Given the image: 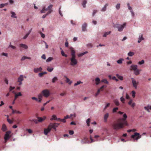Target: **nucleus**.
<instances>
[{"label": "nucleus", "instance_id": "f257e3e1", "mask_svg": "<svg viewBox=\"0 0 151 151\" xmlns=\"http://www.w3.org/2000/svg\"><path fill=\"white\" fill-rule=\"evenodd\" d=\"M70 55L71 57L70 59V65L72 66H74L78 63L77 60L76 59V52L73 48L70 47Z\"/></svg>", "mask_w": 151, "mask_h": 151}, {"label": "nucleus", "instance_id": "f03ea898", "mask_svg": "<svg viewBox=\"0 0 151 151\" xmlns=\"http://www.w3.org/2000/svg\"><path fill=\"white\" fill-rule=\"evenodd\" d=\"M123 119L122 118H119L118 119L116 123L112 124V127L114 130H118L122 128V122Z\"/></svg>", "mask_w": 151, "mask_h": 151}, {"label": "nucleus", "instance_id": "7ed1b4c3", "mask_svg": "<svg viewBox=\"0 0 151 151\" xmlns=\"http://www.w3.org/2000/svg\"><path fill=\"white\" fill-rule=\"evenodd\" d=\"M141 137V135L139 134L134 132L133 135H131V138L134 139V141H137L138 139H140Z\"/></svg>", "mask_w": 151, "mask_h": 151}, {"label": "nucleus", "instance_id": "20e7f679", "mask_svg": "<svg viewBox=\"0 0 151 151\" xmlns=\"http://www.w3.org/2000/svg\"><path fill=\"white\" fill-rule=\"evenodd\" d=\"M11 133V131H8L6 132L5 134L4 135V137L5 143H6L11 137V136L10 135Z\"/></svg>", "mask_w": 151, "mask_h": 151}, {"label": "nucleus", "instance_id": "39448f33", "mask_svg": "<svg viewBox=\"0 0 151 151\" xmlns=\"http://www.w3.org/2000/svg\"><path fill=\"white\" fill-rule=\"evenodd\" d=\"M114 27L118 29V30L119 32H121L123 30V25L122 24H115L114 25Z\"/></svg>", "mask_w": 151, "mask_h": 151}, {"label": "nucleus", "instance_id": "423d86ee", "mask_svg": "<svg viewBox=\"0 0 151 151\" xmlns=\"http://www.w3.org/2000/svg\"><path fill=\"white\" fill-rule=\"evenodd\" d=\"M43 95V96L45 98H47L49 97L50 95V93L49 90L47 89L44 90L42 91V93H41Z\"/></svg>", "mask_w": 151, "mask_h": 151}, {"label": "nucleus", "instance_id": "0eeeda50", "mask_svg": "<svg viewBox=\"0 0 151 151\" xmlns=\"http://www.w3.org/2000/svg\"><path fill=\"white\" fill-rule=\"evenodd\" d=\"M127 118V114H123V126H127L128 125L127 122L126 120Z\"/></svg>", "mask_w": 151, "mask_h": 151}, {"label": "nucleus", "instance_id": "6e6552de", "mask_svg": "<svg viewBox=\"0 0 151 151\" xmlns=\"http://www.w3.org/2000/svg\"><path fill=\"white\" fill-rule=\"evenodd\" d=\"M131 79H132V83L133 86L134 88L136 89L137 88V86L139 84V82L136 81L133 78H132Z\"/></svg>", "mask_w": 151, "mask_h": 151}, {"label": "nucleus", "instance_id": "1a4fd4ad", "mask_svg": "<svg viewBox=\"0 0 151 151\" xmlns=\"http://www.w3.org/2000/svg\"><path fill=\"white\" fill-rule=\"evenodd\" d=\"M87 27V23L84 22L83 24L81 26V29L82 32H86L87 31V29L86 27Z\"/></svg>", "mask_w": 151, "mask_h": 151}, {"label": "nucleus", "instance_id": "9d476101", "mask_svg": "<svg viewBox=\"0 0 151 151\" xmlns=\"http://www.w3.org/2000/svg\"><path fill=\"white\" fill-rule=\"evenodd\" d=\"M91 143V142H90L88 140V139L86 138H84L81 141V143L83 144Z\"/></svg>", "mask_w": 151, "mask_h": 151}, {"label": "nucleus", "instance_id": "9b49d317", "mask_svg": "<svg viewBox=\"0 0 151 151\" xmlns=\"http://www.w3.org/2000/svg\"><path fill=\"white\" fill-rule=\"evenodd\" d=\"M58 127V125H55V124L52 123H50L49 124L48 127L47 128H51V129L52 128L56 130V128Z\"/></svg>", "mask_w": 151, "mask_h": 151}, {"label": "nucleus", "instance_id": "f8f14e48", "mask_svg": "<svg viewBox=\"0 0 151 151\" xmlns=\"http://www.w3.org/2000/svg\"><path fill=\"white\" fill-rule=\"evenodd\" d=\"M51 128H47V129H45L44 131V134L45 135H47V134L50 131Z\"/></svg>", "mask_w": 151, "mask_h": 151}, {"label": "nucleus", "instance_id": "ddd939ff", "mask_svg": "<svg viewBox=\"0 0 151 151\" xmlns=\"http://www.w3.org/2000/svg\"><path fill=\"white\" fill-rule=\"evenodd\" d=\"M42 69L41 67H40L39 68H34L33 69V71H34V73H37L41 71H42Z\"/></svg>", "mask_w": 151, "mask_h": 151}, {"label": "nucleus", "instance_id": "4468645a", "mask_svg": "<svg viewBox=\"0 0 151 151\" xmlns=\"http://www.w3.org/2000/svg\"><path fill=\"white\" fill-rule=\"evenodd\" d=\"M144 38L142 37V34H140V35L139 37L138 40V43H140L142 41L144 40Z\"/></svg>", "mask_w": 151, "mask_h": 151}, {"label": "nucleus", "instance_id": "2eb2a0df", "mask_svg": "<svg viewBox=\"0 0 151 151\" xmlns=\"http://www.w3.org/2000/svg\"><path fill=\"white\" fill-rule=\"evenodd\" d=\"M145 110L147 111L148 112H150V109L151 110V105H148L144 107Z\"/></svg>", "mask_w": 151, "mask_h": 151}, {"label": "nucleus", "instance_id": "dca6fc26", "mask_svg": "<svg viewBox=\"0 0 151 151\" xmlns=\"http://www.w3.org/2000/svg\"><path fill=\"white\" fill-rule=\"evenodd\" d=\"M109 117V113H107L105 114L104 116V122H107V119Z\"/></svg>", "mask_w": 151, "mask_h": 151}, {"label": "nucleus", "instance_id": "f3484780", "mask_svg": "<svg viewBox=\"0 0 151 151\" xmlns=\"http://www.w3.org/2000/svg\"><path fill=\"white\" fill-rule=\"evenodd\" d=\"M58 80V77L56 76H55L52 78L51 79V82L53 83H55L56 81Z\"/></svg>", "mask_w": 151, "mask_h": 151}, {"label": "nucleus", "instance_id": "a211bd4d", "mask_svg": "<svg viewBox=\"0 0 151 151\" xmlns=\"http://www.w3.org/2000/svg\"><path fill=\"white\" fill-rule=\"evenodd\" d=\"M109 4H106L104 5V6H103V7H102V9H101V11L102 12H104L106 11V8L107 6H108Z\"/></svg>", "mask_w": 151, "mask_h": 151}, {"label": "nucleus", "instance_id": "6ab92c4d", "mask_svg": "<svg viewBox=\"0 0 151 151\" xmlns=\"http://www.w3.org/2000/svg\"><path fill=\"white\" fill-rule=\"evenodd\" d=\"M128 104L131 107L133 108L135 106V103L132 102V100H130L129 102H128Z\"/></svg>", "mask_w": 151, "mask_h": 151}, {"label": "nucleus", "instance_id": "aec40b11", "mask_svg": "<svg viewBox=\"0 0 151 151\" xmlns=\"http://www.w3.org/2000/svg\"><path fill=\"white\" fill-rule=\"evenodd\" d=\"M19 46H20V47L25 49H27L28 48L27 45L24 44H19Z\"/></svg>", "mask_w": 151, "mask_h": 151}, {"label": "nucleus", "instance_id": "412c9836", "mask_svg": "<svg viewBox=\"0 0 151 151\" xmlns=\"http://www.w3.org/2000/svg\"><path fill=\"white\" fill-rule=\"evenodd\" d=\"M11 17L12 18H14L15 19L17 18V16H16L15 12L13 11H11Z\"/></svg>", "mask_w": 151, "mask_h": 151}, {"label": "nucleus", "instance_id": "4be33fe9", "mask_svg": "<svg viewBox=\"0 0 151 151\" xmlns=\"http://www.w3.org/2000/svg\"><path fill=\"white\" fill-rule=\"evenodd\" d=\"M95 84L96 85H98L100 83V79L99 78L97 77L95 79Z\"/></svg>", "mask_w": 151, "mask_h": 151}, {"label": "nucleus", "instance_id": "5701e85b", "mask_svg": "<svg viewBox=\"0 0 151 151\" xmlns=\"http://www.w3.org/2000/svg\"><path fill=\"white\" fill-rule=\"evenodd\" d=\"M127 6H128V9H129V10L131 11V14H132V16L133 17L134 16V13L133 12V11L132 10V8H131V7H130L129 6V4L128 3L127 4Z\"/></svg>", "mask_w": 151, "mask_h": 151}, {"label": "nucleus", "instance_id": "b1692460", "mask_svg": "<svg viewBox=\"0 0 151 151\" xmlns=\"http://www.w3.org/2000/svg\"><path fill=\"white\" fill-rule=\"evenodd\" d=\"M23 80V75H21L18 78L17 82H22Z\"/></svg>", "mask_w": 151, "mask_h": 151}, {"label": "nucleus", "instance_id": "393cba45", "mask_svg": "<svg viewBox=\"0 0 151 151\" xmlns=\"http://www.w3.org/2000/svg\"><path fill=\"white\" fill-rule=\"evenodd\" d=\"M131 70H137L138 69H137V65H132L131 66Z\"/></svg>", "mask_w": 151, "mask_h": 151}, {"label": "nucleus", "instance_id": "a878e982", "mask_svg": "<svg viewBox=\"0 0 151 151\" xmlns=\"http://www.w3.org/2000/svg\"><path fill=\"white\" fill-rule=\"evenodd\" d=\"M37 118L38 119V121L39 122H41L45 119L46 118L45 117H44L43 118H42L41 117H37Z\"/></svg>", "mask_w": 151, "mask_h": 151}, {"label": "nucleus", "instance_id": "bb28decb", "mask_svg": "<svg viewBox=\"0 0 151 151\" xmlns=\"http://www.w3.org/2000/svg\"><path fill=\"white\" fill-rule=\"evenodd\" d=\"M26 59L30 60L31 59V58L27 56H23L21 58V60H21V61H23Z\"/></svg>", "mask_w": 151, "mask_h": 151}, {"label": "nucleus", "instance_id": "cd10ccee", "mask_svg": "<svg viewBox=\"0 0 151 151\" xmlns=\"http://www.w3.org/2000/svg\"><path fill=\"white\" fill-rule=\"evenodd\" d=\"M140 70H134V74L136 76H137L139 74V71Z\"/></svg>", "mask_w": 151, "mask_h": 151}, {"label": "nucleus", "instance_id": "c85d7f7f", "mask_svg": "<svg viewBox=\"0 0 151 151\" xmlns=\"http://www.w3.org/2000/svg\"><path fill=\"white\" fill-rule=\"evenodd\" d=\"M111 32V31L107 32L104 33V34L103 35V37H106L108 35L110 34Z\"/></svg>", "mask_w": 151, "mask_h": 151}, {"label": "nucleus", "instance_id": "c756f323", "mask_svg": "<svg viewBox=\"0 0 151 151\" xmlns=\"http://www.w3.org/2000/svg\"><path fill=\"white\" fill-rule=\"evenodd\" d=\"M51 13V11H48V12H47V13H46V14H45L43 15L42 17V18L43 19L45 18L47 15H49Z\"/></svg>", "mask_w": 151, "mask_h": 151}, {"label": "nucleus", "instance_id": "7c9ffc66", "mask_svg": "<svg viewBox=\"0 0 151 151\" xmlns=\"http://www.w3.org/2000/svg\"><path fill=\"white\" fill-rule=\"evenodd\" d=\"M87 53H88V52L87 51H86V52H82V53H81L79 54L78 55V56L79 57H81L83 56L84 55L87 54Z\"/></svg>", "mask_w": 151, "mask_h": 151}, {"label": "nucleus", "instance_id": "2f4dec72", "mask_svg": "<svg viewBox=\"0 0 151 151\" xmlns=\"http://www.w3.org/2000/svg\"><path fill=\"white\" fill-rule=\"evenodd\" d=\"M87 3V1L86 0H83L82 2V6L83 8H85L86 7V4Z\"/></svg>", "mask_w": 151, "mask_h": 151}, {"label": "nucleus", "instance_id": "473e14b6", "mask_svg": "<svg viewBox=\"0 0 151 151\" xmlns=\"http://www.w3.org/2000/svg\"><path fill=\"white\" fill-rule=\"evenodd\" d=\"M2 130L4 132H5L6 130V125L4 124H3V127L2 128Z\"/></svg>", "mask_w": 151, "mask_h": 151}, {"label": "nucleus", "instance_id": "72a5a7b5", "mask_svg": "<svg viewBox=\"0 0 151 151\" xmlns=\"http://www.w3.org/2000/svg\"><path fill=\"white\" fill-rule=\"evenodd\" d=\"M10 47L13 50H15L16 49V47L12 45L11 43H10V45H9V47H8V48Z\"/></svg>", "mask_w": 151, "mask_h": 151}, {"label": "nucleus", "instance_id": "f704fd0d", "mask_svg": "<svg viewBox=\"0 0 151 151\" xmlns=\"http://www.w3.org/2000/svg\"><path fill=\"white\" fill-rule=\"evenodd\" d=\"M12 113L14 114L15 113H17V114H21V112L19 111H17L16 110H13V109H12Z\"/></svg>", "mask_w": 151, "mask_h": 151}, {"label": "nucleus", "instance_id": "c9c22d12", "mask_svg": "<svg viewBox=\"0 0 151 151\" xmlns=\"http://www.w3.org/2000/svg\"><path fill=\"white\" fill-rule=\"evenodd\" d=\"M114 104H115L116 106H118L119 105V101H118V100L117 99L114 100Z\"/></svg>", "mask_w": 151, "mask_h": 151}, {"label": "nucleus", "instance_id": "e433bc0d", "mask_svg": "<svg viewBox=\"0 0 151 151\" xmlns=\"http://www.w3.org/2000/svg\"><path fill=\"white\" fill-rule=\"evenodd\" d=\"M61 54L62 56L65 57H67V55L65 54L63 50H62L61 51Z\"/></svg>", "mask_w": 151, "mask_h": 151}, {"label": "nucleus", "instance_id": "4c0bfd02", "mask_svg": "<svg viewBox=\"0 0 151 151\" xmlns=\"http://www.w3.org/2000/svg\"><path fill=\"white\" fill-rule=\"evenodd\" d=\"M52 4H50L46 9H48V10H49L48 11H51V12H52V10L51 9V8H52Z\"/></svg>", "mask_w": 151, "mask_h": 151}, {"label": "nucleus", "instance_id": "58836bf2", "mask_svg": "<svg viewBox=\"0 0 151 151\" xmlns=\"http://www.w3.org/2000/svg\"><path fill=\"white\" fill-rule=\"evenodd\" d=\"M122 60H123V59L122 58H120L119 60H117V63L119 64H121L122 62Z\"/></svg>", "mask_w": 151, "mask_h": 151}, {"label": "nucleus", "instance_id": "ea45409f", "mask_svg": "<svg viewBox=\"0 0 151 151\" xmlns=\"http://www.w3.org/2000/svg\"><path fill=\"white\" fill-rule=\"evenodd\" d=\"M101 82H103L106 84H108L109 83V82L108 81H107V80L105 79H102V80H101Z\"/></svg>", "mask_w": 151, "mask_h": 151}, {"label": "nucleus", "instance_id": "a19ab883", "mask_svg": "<svg viewBox=\"0 0 151 151\" xmlns=\"http://www.w3.org/2000/svg\"><path fill=\"white\" fill-rule=\"evenodd\" d=\"M57 118V117L55 115H53L52 116V118L50 119V120H55Z\"/></svg>", "mask_w": 151, "mask_h": 151}, {"label": "nucleus", "instance_id": "79ce46f5", "mask_svg": "<svg viewBox=\"0 0 151 151\" xmlns=\"http://www.w3.org/2000/svg\"><path fill=\"white\" fill-rule=\"evenodd\" d=\"M43 96V95H42V94H39L38 95V96H37V97H38V99H42Z\"/></svg>", "mask_w": 151, "mask_h": 151}, {"label": "nucleus", "instance_id": "37998d69", "mask_svg": "<svg viewBox=\"0 0 151 151\" xmlns=\"http://www.w3.org/2000/svg\"><path fill=\"white\" fill-rule=\"evenodd\" d=\"M90 121V118H88L86 120V124H87V126H89V123Z\"/></svg>", "mask_w": 151, "mask_h": 151}, {"label": "nucleus", "instance_id": "c03bdc74", "mask_svg": "<svg viewBox=\"0 0 151 151\" xmlns=\"http://www.w3.org/2000/svg\"><path fill=\"white\" fill-rule=\"evenodd\" d=\"M6 116H7V122H8L9 124H12L13 123V122H12V121L11 120H10L8 118V116L6 115Z\"/></svg>", "mask_w": 151, "mask_h": 151}, {"label": "nucleus", "instance_id": "a18cd8bd", "mask_svg": "<svg viewBox=\"0 0 151 151\" xmlns=\"http://www.w3.org/2000/svg\"><path fill=\"white\" fill-rule=\"evenodd\" d=\"M116 76H117V77H118V78H119V79L120 80H121L122 81L123 79V77L122 76H119V75L117 74L116 75Z\"/></svg>", "mask_w": 151, "mask_h": 151}, {"label": "nucleus", "instance_id": "49530a36", "mask_svg": "<svg viewBox=\"0 0 151 151\" xmlns=\"http://www.w3.org/2000/svg\"><path fill=\"white\" fill-rule=\"evenodd\" d=\"M134 55V53L132 52H129L128 53V54H127V55H128V56H129L131 57L133 55Z\"/></svg>", "mask_w": 151, "mask_h": 151}, {"label": "nucleus", "instance_id": "de8ad7c7", "mask_svg": "<svg viewBox=\"0 0 151 151\" xmlns=\"http://www.w3.org/2000/svg\"><path fill=\"white\" fill-rule=\"evenodd\" d=\"M22 95L21 93L20 92H19L17 94H15V96L18 97L19 96H21Z\"/></svg>", "mask_w": 151, "mask_h": 151}, {"label": "nucleus", "instance_id": "09e8293b", "mask_svg": "<svg viewBox=\"0 0 151 151\" xmlns=\"http://www.w3.org/2000/svg\"><path fill=\"white\" fill-rule=\"evenodd\" d=\"M39 34H40V35H41V37L43 38H44L45 37V35L43 34V33L41 32H39Z\"/></svg>", "mask_w": 151, "mask_h": 151}, {"label": "nucleus", "instance_id": "8fccbe9b", "mask_svg": "<svg viewBox=\"0 0 151 151\" xmlns=\"http://www.w3.org/2000/svg\"><path fill=\"white\" fill-rule=\"evenodd\" d=\"M118 109V108H117V107H115V108H114V109H113V110H112L113 113H115L116 112V111H117V110Z\"/></svg>", "mask_w": 151, "mask_h": 151}, {"label": "nucleus", "instance_id": "3c124183", "mask_svg": "<svg viewBox=\"0 0 151 151\" xmlns=\"http://www.w3.org/2000/svg\"><path fill=\"white\" fill-rule=\"evenodd\" d=\"M53 68H52V67H51V68H47V71H48L50 72H51L52 71V70H53Z\"/></svg>", "mask_w": 151, "mask_h": 151}, {"label": "nucleus", "instance_id": "603ef678", "mask_svg": "<svg viewBox=\"0 0 151 151\" xmlns=\"http://www.w3.org/2000/svg\"><path fill=\"white\" fill-rule=\"evenodd\" d=\"M30 34H26V35H24V37H23V40H25L28 37V36Z\"/></svg>", "mask_w": 151, "mask_h": 151}, {"label": "nucleus", "instance_id": "864d4df0", "mask_svg": "<svg viewBox=\"0 0 151 151\" xmlns=\"http://www.w3.org/2000/svg\"><path fill=\"white\" fill-rule=\"evenodd\" d=\"M58 12H59V15H60L61 17H62L63 15L62 14V11L60 10V7H59V9H58Z\"/></svg>", "mask_w": 151, "mask_h": 151}, {"label": "nucleus", "instance_id": "5fc2aeb1", "mask_svg": "<svg viewBox=\"0 0 151 151\" xmlns=\"http://www.w3.org/2000/svg\"><path fill=\"white\" fill-rule=\"evenodd\" d=\"M135 92L134 91H132V96L133 98H134L135 97Z\"/></svg>", "mask_w": 151, "mask_h": 151}, {"label": "nucleus", "instance_id": "6e6d98bb", "mask_svg": "<svg viewBox=\"0 0 151 151\" xmlns=\"http://www.w3.org/2000/svg\"><path fill=\"white\" fill-rule=\"evenodd\" d=\"M82 83V82H81V81H79L77 82V83H75L74 86H77L81 83Z\"/></svg>", "mask_w": 151, "mask_h": 151}, {"label": "nucleus", "instance_id": "4d7b16f0", "mask_svg": "<svg viewBox=\"0 0 151 151\" xmlns=\"http://www.w3.org/2000/svg\"><path fill=\"white\" fill-rule=\"evenodd\" d=\"M120 4H116V8L117 10H119L120 9Z\"/></svg>", "mask_w": 151, "mask_h": 151}, {"label": "nucleus", "instance_id": "13d9d810", "mask_svg": "<svg viewBox=\"0 0 151 151\" xmlns=\"http://www.w3.org/2000/svg\"><path fill=\"white\" fill-rule=\"evenodd\" d=\"M52 57H49L48 59L46 60V61L47 62H49L51 61L52 60Z\"/></svg>", "mask_w": 151, "mask_h": 151}, {"label": "nucleus", "instance_id": "bf43d9fd", "mask_svg": "<svg viewBox=\"0 0 151 151\" xmlns=\"http://www.w3.org/2000/svg\"><path fill=\"white\" fill-rule=\"evenodd\" d=\"M15 88V87L14 86H10V88H9V91H11L12 90L14 89Z\"/></svg>", "mask_w": 151, "mask_h": 151}, {"label": "nucleus", "instance_id": "052dcab7", "mask_svg": "<svg viewBox=\"0 0 151 151\" xmlns=\"http://www.w3.org/2000/svg\"><path fill=\"white\" fill-rule=\"evenodd\" d=\"M110 104L109 103H107L106 104V106H105V107H104V110H105V109H106V108H107L108 107H109Z\"/></svg>", "mask_w": 151, "mask_h": 151}, {"label": "nucleus", "instance_id": "680f3d73", "mask_svg": "<svg viewBox=\"0 0 151 151\" xmlns=\"http://www.w3.org/2000/svg\"><path fill=\"white\" fill-rule=\"evenodd\" d=\"M144 60H142L141 61L138 62V64L139 65H142L144 63Z\"/></svg>", "mask_w": 151, "mask_h": 151}, {"label": "nucleus", "instance_id": "e2e57ef3", "mask_svg": "<svg viewBox=\"0 0 151 151\" xmlns=\"http://www.w3.org/2000/svg\"><path fill=\"white\" fill-rule=\"evenodd\" d=\"M32 122H34L36 124H37L39 122L38 120L35 119H32Z\"/></svg>", "mask_w": 151, "mask_h": 151}, {"label": "nucleus", "instance_id": "0e129e2a", "mask_svg": "<svg viewBox=\"0 0 151 151\" xmlns=\"http://www.w3.org/2000/svg\"><path fill=\"white\" fill-rule=\"evenodd\" d=\"M101 90H100V89H99L98 90H97V91L96 92V93L95 94V96H97L99 94V93L100 92V91Z\"/></svg>", "mask_w": 151, "mask_h": 151}, {"label": "nucleus", "instance_id": "69168bd1", "mask_svg": "<svg viewBox=\"0 0 151 151\" xmlns=\"http://www.w3.org/2000/svg\"><path fill=\"white\" fill-rule=\"evenodd\" d=\"M69 134L70 135H72L73 134V130H69Z\"/></svg>", "mask_w": 151, "mask_h": 151}, {"label": "nucleus", "instance_id": "338daca9", "mask_svg": "<svg viewBox=\"0 0 151 151\" xmlns=\"http://www.w3.org/2000/svg\"><path fill=\"white\" fill-rule=\"evenodd\" d=\"M26 131H28V132L29 134L32 133V130L30 129H26Z\"/></svg>", "mask_w": 151, "mask_h": 151}, {"label": "nucleus", "instance_id": "774afa93", "mask_svg": "<svg viewBox=\"0 0 151 151\" xmlns=\"http://www.w3.org/2000/svg\"><path fill=\"white\" fill-rule=\"evenodd\" d=\"M42 58L44 59L45 60L46 59L45 55V54H43L42 56Z\"/></svg>", "mask_w": 151, "mask_h": 151}]
</instances>
